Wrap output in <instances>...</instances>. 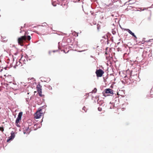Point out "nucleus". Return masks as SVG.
<instances>
[{"label": "nucleus", "mask_w": 153, "mask_h": 153, "mask_svg": "<svg viewBox=\"0 0 153 153\" xmlns=\"http://www.w3.org/2000/svg\"><path fill=\"white\" fill-rule=\"evenodd\" d=\"M36 89L39 96H42L41 86V85L39 84L37 86H36Z\"/></svg>", "instance_id": "6"}, {"label": "nucleus", "mask_w": 153, "mask_h": 153, "mask_svg": "<svg viewBox=\"0 0 153 153\" xmlns=\"http://www.w3.org/2000/svg\"><path fill=\"white\" fill-rule=\"evenodd\" d=\"M82 109L83 110H84V111L85 112H86L87 109H86V108L84 106L83 107Z\"/></svg>", "instance_id": "13"}, {"label": "nucleus", "mask_w": 153, "mask_h": 153, "mask_svg": "<svg viewBox=\"0 0 153 153\" xmlns=\"http://www.w3.org/2000/svg\"><path fill=\"white\" fill-rule=\"evenodd\" d=\"M113 94V91L111 89L109 88L106 89L105 90V92H103V95L105 97H106L107 96L106 95V94Z\"/></svg>", "instance_id": "5"}, {"label": "nucleus", "mask_w": 153, "mask_h": 153, "mask_svg": "<svg viewBox=\"0 0 153 153\" xmlns=\"http://www.w3.org/2000/svg\"><path fill=\"white\" fill-rule=\"evenodd\" d=\"M23 113L22 112H20L18 114V117L16 120V125L17 127H19V126L18 124V123L21 120L22 116Z\"/></svg>", "instance_id": "3"}, {"label": "nucleus", "mask_w": 153, "mask_h": 153, "mask_svg": "<svg viewBox=\"0 0 153 153\" xmlns=\"http://www.w3.org/2000/svg\"><path fill=\"white\" fill-rule=\"evenodd\" d=\"M146 42H153V39H149L148 41H145Z\"/></svg>", "instance_id": "12"}, {"label": "nucleus", "mask_w": 153, "mask_h": 153, "mask_svg": "<svg viewBox=\"0 0 153 153\" xmlns=\"http://www.w3.org/2000/svg\"><path fill=\"white\" fill-rule=\"evenodd\" d=\"M26 33H25L24 36H21L18 39V44L21 46H23V43L24 41H30V36H26Z\"/></svg>", "instance_id": "2"}, {"label": "nucleus", "mask_w": 153, "mask_h": 153, "mask_svg": "<svg viewBox=\"0 0 153 153\" xmlns=\"http://www.w3.org/2000/svg\"><path fill=\"white\" fill-rule=\"evenodd\" d=\"M97 91V89L96 88H95L94 90L92 91V93H95Z\"/></svg>", "instance_id": "11"}, {"label": "nucleus", "mask_w": 153, "mask_h": 153, "mask_svg": "<svg viewBox=\"0 0 153 153\" xmlns=\"http://www.w3.org/2000/svg\"><path fill=\"white\" fill-rule=\"evenodd\" d=\"M97 28L98 30H99V29H100V27L98 26H97Z\"/></svg>", "instance_id": "16"}, {"label": "nucleus", "mask_w": 153, "mask_h": 153, "mask_svg": "<svg viewBox=\"0 0 153 153\" xmlns=\"http://www.w3.org/2000/svg\"><path fill=\"white\" fill-rule=\"evenodd\" d=\"M4 128L2 127H0V131L3 132L4 131Z\"/></svg>", "instance_id": "14"}, {"label": "nucleus", "mask_w": 153, "mask_h": 153, "mask_svg": "<svg viewBox=\"0 0 153 153\" xmlns=\"http://www.w3.org/2000/svg\"><path fill=\"white\" fill-rule=\"evenodd\" d=\"M124 30L127 31L128 33H129L132 36H133L134 37H135L136 38H137L136 36L134 35V33H132V32L131 31V30H130L129 29H125Z\"/></svg>", "instance_id": "9"}, {"label": "nucleus", "mask_w": 153, "mask_h": 153, "mask_svg": "<svg viewBox=\"0 0 153 153\" xmlns=\"http://www.w3.org/2000/svg\"><path fill=\"white\" fill-rule=\"evenodd\" d=\"M104 72L102 70L99 69L96 71L95 73L97 77H101L103 75Z\"/></svg>", "instance_id": "4"}, {"label": "nucleus", "mask_w": 153, "mask_h": 153, "mask_svg": "<svg viewBox=\"0 0 153 153\" xmlns=\"http://www.w3.org/2000/svg\"><path fill=\"white\" fill-rule=\"evenodd\" d=\"M22 57L20 59L19 61L18 62H16V65L17 66H21L22 65V64L21 63V61H22Z\"/></svg>", "instance_id": "10"}, {"label": "nucleus", "mask_w": 153, "mask_h": 153, "mask_svg": "<svg viewBox=\"0 0 153 153\" xmlns=\"http://www.w3.org/2000/svg\"><path fill=\"white\" fill-rule=\"evenodd\" d=\"M46 107L45 106H44L39 108L38 111L34 115L35 119H39L41 118L45 112V108Z\"/></svg>", "instance_id": "1"}, {"label": "nucleus", "mask_w": 153, "mask_h": 153, "mask_svg": "<svg viewBox=\"0 0 153 153\" xmlns=\"http://www.w3.org/2000/svg\"><path fill=\"white\" fill-rule=\"evenodd\" d=\"M30 132V129L29 127H26L25 129L24 130V134H29Z\"/></svg>", "instance_id": "8"}, {"label": "nucleus", "mask_w": 153, "mask_h": 153, "mask_svg": "<svg viewBox=\"0 0 153 153\" xmlns=\"http://www.w3.org/2000/svg\"><path fill=\"white\" fill-rule=\"evenodd\" d=\"M98 111H102V108H98Z\"/></svg>", "instance_id": "15"}, {"label": "nucleus", "mask_w": 153, "mask_h": 153, "mask_svg": "<svg viewBox=\"0 0 153 153\" xmlns=\"http://www.w3.org/2000/svg\"><path fill=\"white\" fill-rule=\"evenodd\" d=\"M24 0H22V1H24Z\"/></svg>", "instance_id": "19"}, {"label": "nucleus", "mask_w": 153, "mask_h": 153, "mask_svg": "<svg viewBox=\"0 0 153 153\" xmlns=\"http://www.w3.org/2000/svg\"><path fill=\"white\" fill-rule=\"evenodd\" d=\"M105 54H107V53L106 52L105 53Z\"/></svg>", "instance_id": "17"}, {"label": "nucleus", "mask_w": 153, "mask_h": 153, "mask_svg": "<svg viewBox=\"0 0 153 153\" xmlns=\"http://www.w3.org/2000/svg\"><path fill=\"white\" fill-rule=\"evenodd\" d=\"M36 126V125H34V127H35V126Z\"/></svg>", "instance_id": "18"}, {"label": "nucleus", "mask_w": 153, "mask_h": 153, "mask_svg": "<svg viewBox=\"0 0 153 153\" xmlns=\"http://www.w3.org/2000/svg\"><path fill=\"white\" fill-rule=\"evenodd\" d=\"M11 135L9 137V138L7 140V142H8L10 140H12L15 137L14 132L12 131L11 133Z\"/></svg>", "instance_id": "7"}]
</instances>
